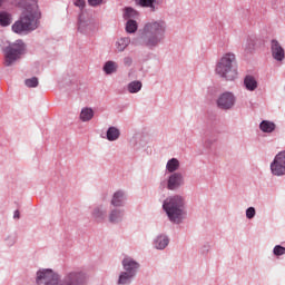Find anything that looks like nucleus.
Segmentation results:
<instances>
[{
	"label": "nucleus",
	"instance_id": "nucleus-4",
	"mask_svg": "<svg viewBox=\"0 0 285 285\" xmlns=\"http://www.w3.org/2000/svg\"><path fill=\"white\" fill-rule=\"evenodd\" d=\"M216 75L226 81L237 79V58L235 53H225L216 63Z\"/></svg>",
	"mask_w": 285,
	"mask_h": 285
},
{
	"label": "nucleus",
	"instance_id": "nucleus-18",
	"mask_svg": "<svg viewBox=\"0 0 285 285\" xmlns=\"http://www.w3.org/2000/svg\"><path fill=\"white\" fill-rule=\"evenodd\" d=\"M275 128H277V126L271 120H263L259 124V130H262V132L271 134L274 132Z\"/></svg>",
	"mask_w": 285,
	"mask_h": 285
},
{
	"label": "nucleus",
	"instance_id": "nucleus-27",
	"mask_svg": "<svg viewBox=\"0 0 285 285\" xmlns=\"http://www.w3.org/2000/svg\"><path fill=\"white\" fill-rule=\"evenodd\" d=\"M139 17V11L135 10L132 7H127L125 9L124 19H137Z\"/></svg>",
	"mask_w": 285,
	"mask_h": 285
},
{
	"label": "nucleus",
	"instance_id": "nucleus-41",
	"mask_svg": "<svg viewBox=\"0 0 285 285\" xmlns=\"http://www.w3.org/2000/svg\"><path fill=\"white\" fill-rule=\"evenodd\" d=\"M4 2H6V0H0V8H1V6H3Z\"/></svg>",
	"mask_w": 285,
	"mask_h": 285
},
{
	"label": "nucleus",
	"instance_id": "nucleus-16",
	"mask_svg": "<svg viewBox=\"0 0 285 285\" xmlns=\"http://www.w3.org/2000/svg\"><path fill=\"white\" fill-rule=\"evenodd\" d=\"M137 6H140V8H149L150 12H156L157 10H159L161 1L159 0H135Z\"/></svg>",
	"mask_w": 285,
	"mask_h": 285
},
{
	"label": "nucleus",
	"instance_id": "nucleus-38",
	"mask_svg": "<svg viewBox=\"0 0 285 285\" xmlns=\"http://www.w3.org/2000/svg\"><path fill=\"white\" fill-rule=\"evenodd\" d=\"M13 219H21V213L19 212V209H16L13 213Z\"/></svg>",
	"mask_w": 285,
	"mask_h": 285
},
{
	"label": "nucleus",
	"instance_id": "nucleus-13",
	"mask_svg": "<svg viewBox=\"0 0 285 285\" xmlns=\"http://www.w3.org/2000/svg\"><path fill=\"white\" fill-rule=\"evenodd\" d=\"M92 28H95V24L90 21V19H86V16H83V12H80L79 19H78L79 32H82V35H88V32H91Z\"/></svg>",
	"mask_w": 285,
	"mask_h": 285
},
{
	"label": "nucleus",
	"instance_id": "nucleus-14",
	"mask_svg": "<svg viewBox=\"0 0 285 285\" xmlns=\"http://www.w3.org/2000/svg\"><path fill=\"white\" fill-rule=\"evenodd\" d=\"M126 199H128L126 191L120 189L112 195L110 204L115 208H122V206H126Z\"/></svg>",
	"mask_w": 285,
	"mask_h": 285
},
{
	"label": "nucleus",
	"instance_id": "nucleus-32",
	"mask_svg": "<svg viewBox=\"0 0 285 285\" xmlns=\"http://www.w3.org/2000/svg\"><path fill=\"white\" fill-rule=\"evenodd\" d=\"M274 255H276V257H281V255H285V247L282 245H276L273 249Z\"/></svg>",
	"mask_w": 285,
	"mask_h": 285
},
{
	"label": "nucleus",
	"instance_id": "nucleus-1",
	"mask_svg": "<svg viewBox=\"0 0 285 285\" xmlns=\"http://www.w3.org/2000/svg\"><path fill=\"white\" fill-rule=\"evenodd\" d=\"M18 8H23L26 11L21 13L20 18L12 24V31L16 35H23V32H32L39 28V19H41V11L37 0H13Z\"/></svg>",
	"mask_w": 285,
	"mask_h": 285
},
{
	"label": "nucleus",
	"instance_id": "nucleus-19",
	"mask_svg": "<svg viewBox=\"0 0 285 285\" xmlns=\"http://www.w3.org/2000/svg\"><path fill=\"white\" fill-rule=\"evenodd\" d=\"M121 137V131L117 127H109L107 129V139L108 141H117Z\"/></svg>",
	"mask_w": 285,
	"mask_h": 285
},
{
	"label": "nucleus",
	"instance_id": "nucleus-8",
	"mask_svg": "<svg viewBox=\"0 0 285 285\" xmlns=\"http://www.w3.org/2000/svg\"><path fill=\"white\" fill-rule=\"evenodd\" d=\"M59 282V274L55 273L52 269H42L37 272L36 283L38 285H57Z\"/></svg>",
	"mask_w": 285,
	"mask_h": 285
},
{
	"label": "nucleus",
	"instance_id": "nucleus-17",
	"mask_svg": "<svg viewBox=\"0 0 285 285\" xmlns=\"http://www.w3.org/2000/svg\"><path fill=\"white\" fill-rule=\"evenodd\" d=\"M124 220V209L114 208L109 213V222L110 224H119V222Z\"/></svg>",
	"mask_w": 285,
	"mask_h": 285
},
{
	"label": "nucleus",
	"instance_id": "nucleus-35",
	"mask_svg": "<svg viewBox=\"0 0 285 285\" xmlns=\"http://www.w3.org/2000/svg\"><path fill=\"white\" fill-rule=\"evenodd\" d=\"M88 3L91 8H97V6H101L104 3V0H88Z\"/></svg>",
	"mask_w": 285,
	"mask_h": 285
},
{
	"label": "nucleus",
	"instance_id": "nucleus-5",
	"mask_svg": "<svg viewBox=\"0 0 285 285\" xmlns=\"http://www.w3.org/2000/svg\"><path fill=\"white\" fill-rule=\"evenodd\" d=\"M4 66L10 68L14 66L23 55H26V42L23 40H16L3 48Z\"/></svg>",
	"mask_w": 285,
	"mask_h": 285
},
{
	"label": "nucleus",
	"instance_id": "nucleus-34",
	"mask_svg": "<svg viewBox=\"0 0 285 285\" xmlns=\"http://www.w3.org/2000/svg\"><path fill=\"white\" fill-rule=\"evenodd\" d=\"M73 6L80 10H83L86 8V0H75Z\"/></svg>",
	"mask_w": 285,
	"mask_h": 285
},
{
	"label": "nucleus",
	"instance_id": "nucleus-10",
	"mask_svg": "<svg viewBox=\"0 0 285 285\" xmlns=\"http://www.w3.org/2000/svg\"><path fill=\"white\" fill-rule=\"evenodd\" d=\"M236 101L237 98H235V95L230 91H226L218 97L217 106L220 110H230Z\"/></svg>",
	"mask_w": 285,
	"mask_h": 285
},
{
	"label": "nucleus",
	"instance_id": "nucleus-15",
	"mask_svg": "<svg viewBox=\"0 0 285 285\" xmlns=\"http://www.w3.org/2000/svg\"><path fill=\"white\" fill-rule=\"evenodd\" d=\"M168 244H170V238L165 234H160L154 239V247L157 250H165Z\"/></svg>",
	"mask_w": 285,
	"mask_h": 285
},
{
	"label": "nucleus",
	"instance_id": "nucleus-22",
	"mask_svg": "<svg viewBox=\"0 0 285 285\" xmlns=\"http://www.w3.org/2000/svg\"><path fill=\"white\" fill-rule=\"evenodd\" d=\"M12 23V16L6 11L0 12V26L2 28H8Z\"/></svg>",
	"mask_w": 285,
	"mask_h": 285
},
{
	"label": "nucleus",
	"instance_id": "nucleus-23",
	"mask_svg": "<svg viewBox=\"0 0 285 285\" xmlns=\"http://www.w3.org/2000/svg\"><path fill=\"white\" fill-rule=\"evenodd\" d=\"M138 28H139V24L134 19L127 20L125 30L128 35H135Z\"/></svg>",
	"mask_w": 285,
	"mask_h": 285
},
{
	"label": "nucleus",
	"instance_id": "nucleus-25",
	"mask_svg": "<svg viewBox=\"0 0 285 285\" xmlns=\"http://www.w3.org/2000/svg\"><path fill=\"white\" fill-rule=\"evenodd\" d=\"M106 209L101 207H96L92 212V217L97 219V222H104L106 219Z\"/></svg>",
	"mask_w": 285,
	"mask_h": 285
},
{
	"label": "nucleus",
	"instance_id": "nucleus-36",
	"mask_svg": "<svg viewBox=\"0 0 285 285\" xmlns=\"http://www.w3.org/2000/svg\"><path fill=\"white\" fill-rule=\"evenodd\" d=\"M16 242H17V238L14 236H9L6 238L7 246H14Z\"/></svg>",
	"mask_w": 285,
	"mask_h": 285
},
{
	"label": "nucleus",
	"instance_id": "nucleus-28",
	"mask_svg": "<svg viewBox=\"0 0 285 285\" xmlns=\"http://www.w3.org/2000/svg\"><path fill=\"white\" fill-rule=\"evenodd\" d=\"M141 81L139 80H134L131 82L128 83V92H130L131 95H135L136 92H139V90H141Z\"/></svg>",
	"mask_w": 285,
	"mask_h": 285
},
{
	"label": "nucleus",
	"instance_id": "nucleus-30",
	"mask_svg": "<svg viewBox=\"0 0 285 285\" xmlns=\"http://www.w3.org/2000/svg\"><path fill=\"white\" fill-rule=\"evenodd\" d=\"M257 46V38H248L245 45V51L253 52Z\"/></svg>",
	"mask_w": 285,
	"mask_h": 285
},
{
	"label": "nucleus",
	"instance_id": "nucleus-21",
	"mask_svg": "<svg viewBox=\"0 0 285 285\" xmlns=\"http://www.w3.org/2000/svg\"><path fill=\"white\" fill-rule=\"evenodd\" d=\"M117 68H119L117 62L109 60L104 65L102 70L105 75H114V72H117Z\"/></svg>",
	"mask_w": 285,
	"mask_h": 285
},
{
	"label": "nucleus",
	"instance_id": "nucleus-2",
	"mask_svg": "<svg viewBox=\"0 0 285 285\" xmlns=\"http://www.w3.org/2000/svg\"><path fill=\"white\" fill-rule=\"evenodd\" d=\"M166 39V21L154 20L145 23L140 36L132 40L134 46H141L148 50H155Z\"/></svg>",
	"mask_w": 285,
	"mask_h": 285
},
{
	"label": "nucleus",
	"instance_id": "nucleus-24",
	"mask_svg": "<svg viewBox=\"0 0 285 285\" xmlns=\"http://www.w3.org/2000/svg\"><path fill=\"white\" fill-rule=\"evenodd\" d=\"M127 46H130V39L128 37L120 38L116 41V48H117L118 52H124V50H126Z\"/></svg>",
	"mask_w": 285,
	"mask_h": 285
},
{
	"label": "nucleus",
	"instance_id": "nucleus-3",
	"mask_svg": "<svg viewBox=\"0 0 285 285\" xmlns=\"http://www.w3.org/2000/svg\"><path fill=\"white\" fill-rule=\"evenodd\" d=\"M163 209L171 224H181L188 215L186 210V198L181 195L167 197L163 203Z\"/></svg>",
	"mask_w": 285,
	"mask_h": 285
},
{
	"label": "nucleus",
	"instance_id": "nucleus-31",
	"mask_svg": "<svg viewBox=\"0 0 285 285\" xmlns=\"http://www.w3.org/2000/svg\"><path fill=\"white\" fill-rule=\"evenodd\" d=\"M24 85L27 86V88H37V86H39V78L32 77V78L26 79Z\"/></svg>",
	"mask_w": 285,
	"mask_h": 285
},
{
	"label": "nucleus",
	"instance_id": "nucleus-9",
	"mask_svg": "<svg viewBox=\"0 0 285 285\" xmlns=\"http://www.w3.org/2000/svg\"><path fill=\"white\" fill-rule=\"evenodd\" d=\"M272 174L276 177L285 175V150L278 153L271 164Z\"/></svg>",
	"mask_w": 285,
	"mask_h": 285
},
{
	"label": "nucleus",
	"instance_id": "nucleus-39",
	"mask_svg": "<svg viewBox=\"0 0 285 285\" xmlns=\"http://www.w3.org/2000/svg\"><path fill=\"white\" fill-rule=\"evenodd\" d=\"M205 146H206V148H210V146H213V141L212 140H207L205 142Z\"/></svg>",
	"mask_w": 285,
	"mask_h": 285
},
{
	"label": "nucleus",
	"instance_id": "nucleus-7",
	"mask_svg": "<svg viewBox=\"0 0 285 285\" xmlns=\"http://www.w3.org/2000/svg\"><path fill=\"white\" fill-rule=\"evenodd\" d=\"M87 282L88 275L83 271H72L65 275L60 284L58 279L57 285H85Z\"/></svg>",
	"mask_w": 285,
	"mask_h": 285
},
{
	"label": "nucleus",
	"instance_id": "nucleus-33",
	"mask_svg": "<svg viewBox=\"0 0 285 285\" xmlns=\"http://www.w3.org/2000/svg\"><path fill=\"white\" fill-rule=\"evenodd\" d=\"M256 213L257 212L255 210V207H248L246 209V217H247V219H253L255 217Z\"/></svg>",
	"mask_w": 285,
	"mask_h": 285
},
{
	"label": "nucleus",
	"instance_id": "nucleus-40",
	"mask_svg": "<svg viewBox=\"0 0 285 285\" xmlns=\"http://www.w3.org/2000/svg\"><path fill=\"white\" fill-rule=\"evenodd\" d=\"M204 248H205L206 253H208L210 245H205Z\"/></svg>",
	"mask_w": 285,
	"mask_h": 285
},
{
	"label": "nucleus",
	"instance_id": "nucleus-37",
	"mask_svg": "<svg viewBox=\"0 0 285 285\" xmlns=\"http://www.w3.org/2000/svg\"><path fill=\"white\" fill-rule=\"evenodd\" d=\"M124 66H126L127 68H130V66H132V59L130 57H125Z\"/></svg>",
	"mask_w": 285,
	"mask_h": 285
},
{
	"label": "nucleus",
	"instance_id": "nucleus-11",
	"mask_svg": "<svg viewBox=\"0 0 285 285\" xmlns=\"http://www.w3.org/2000/svg\"><path fill=\"white\" fill-rule=\"evenodd\" d=\"M271 52L275 61H284L285 59L284 47H282V45H279V41H277L276 39H273L271 41Z\"/></svg>",
	"mask_w": 285,
	"mask_h": 285
},
{
	"label": "nucleus",
	"instance_id": "nucleus-20",
	"mask_svg": "<svg viewBox=\"0 0 285 285\" xmlns=\"http://www.w3.org/2000/svg\"><path fill=\"white\" fill-rule=\"evenodd\" d=\"M244 86L246 90L253 92V90H257V80L253 76H246L244 79Z\"/></svg>",
	"mask_w": 285,
	"mask_h": 285
},
{
	"label": "nucleus",
	"instance_id": "nucleus-12",
	"mask_svg": "<svg viewBox=\"0 0 285 285\" xmlns=\"http://www.w3.org/2000/svg\"><path fill=\"white\" fill-rule=\"evenodd\" d=\"M180 186H184V175L181 173L171 174L167 183L168 190H177Z\"/></svg>",
	"mask_w": 285,
	"mask_h": 285
},
{
	"label": "nucleus",
	"instance_id": "nucleus-29",
	"mask_svg": "<svg viewBox=\"0 0 285 285\" xmlns=\"http://www.w3.org/2000/svg\"><path fill=\"white\" fill-rule=\"evenodd\" d=\"M166 168L168 173H175L179 170V160L177 158H171L167 161Z\"/></svg>",
	"mask_w": 285,
	"mask_h": 285
},
{
	"label": "nucleus",
	"instance_id": "nucleus-26",
	"mask_svg": "<svg viewBox=\"0 0 285 285\" xmlns=\"http://www.w3.org/2000/svg\"><path fill=\"white\" fill-rule=\"evenodd\" d=\"M92 117H95V111H92V108H83L80 112L81 121H90Z\"/></svg>",
	"mask_w": 285,
	"mask_h": 285
},
{
	"label": "nucleus",
	"instance_id": "nucleus-6",
	"mask_svg": "<svg viewBox=\"0 0 285 285\" xmlns=\"http://www.w3.org/2000/svg\"><path fill=\"white\" fill-rule=\"evenodd\" d=\"M124 272L120 273L118 277V285H129L132 284V279L137 277V273H139V268L141 265L132 257L126 256L121 262Z\"/></svg>",
	"mask_w": 285,
	"mask_h": 285
}]
</instances>
